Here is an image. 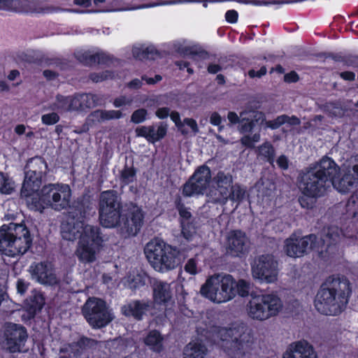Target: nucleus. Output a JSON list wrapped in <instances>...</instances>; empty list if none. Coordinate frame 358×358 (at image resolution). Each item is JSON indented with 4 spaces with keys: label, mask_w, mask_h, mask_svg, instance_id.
Masks as SVG:
<instances>
[{
    "label": "nucleus",
    "mask_w": 358,
    "mask_h": 358,
    "mask_svg": "<svg viewBox=\"0 0 358 358\" xmlns=\"http://www.w3.org/2000/svg\"><path fill=\"white\" fill-rule=\"evenodd\" d=\"M297 182L301 193L299 202L306 209L313 208L317 199L324 196L331 186L341 193H348L358 185V155L342 171L331 157L324 155L301 170Z\"/></svg>",
    "instance_id": "nucleus-1"
},
{
    "label": "nucleus",
    "mask_w": 358,
    "mask_h": 358,
    "mask_svg": "<svg viewBox=\"0 0 358 358\" xmlns=\"http://www.w3.org/2000/svg\"><path fill=\"white\" fill-rule=\"evenodd\" d=\"M347 236L343 230L336 226H330L324 229L320 241L314 234L301 238L289 237L285 241V252L290 257H301L307 253L308 250L318 252L321 258L329 259L338 250V244L341 236ZM353 234L348 237L352 238Z\"/></svg>",
    "instance_id": "nucleus-2"
},
{
    "label": "nucleus",
    "mask_w": 358,
    "mask_h": 358,
    "mask_svg": "<svg viewBox=\"0 0 358 358\" xmlns=\"http://www.w3.org/2000/svg\"><path fill=\"white\" fill-rule=\"evenodd\" d=\"M351 294V283L348 278L332 275L320 285L314 306L322 315L336 316L345 310Z\"/></svg>",
    "instance_id": "nucleus-3"
},
{
    "label": "nucleus",
    "mask_w": 358,
    "mask_h": 358,
    "mask_svg": "<svg viewBox=\"0 0 358 358\" xmlns=\"http://www.w3.org/2000/svg\"><path fill=\"white\" fill-rule=\"evenodd\" d=\"M98 210L99 222L103 227L120 226L123 205L117 191L109 189L101 192Z\"/></svg>",
    "instance_id": "nucleus-4"
},
{
    "label": "nucleus",
    "mask_w": 358,
    "mask_h": 358,
    "mask_svg": "<svg viewBox=\"0 0 358 358\" xmlns=\"http://www.w3.org/2000/svg\"><path fill=\"white\" fill-rule=\"evenodd\" d=\"M227 340V352L232 358H240L250 353L255 347V338L252 330L244 324H238L225 329Z\"/></svg>",
    "instance_id": "nucleus-5"
},
{
    "label": "nucleus",
    "mask_w": 358,
    "mask_h": 358,
    "mask_svg": "<svg viewBox=\"0 0 358 358\" xmlns=\"http://www.w3.org/2000/svg\"><path fill=\"white\" fill-rule=\"evenodd\" d=\"M103 236L98 226L86 224L80 236L76 255L79 261L91 263L95 261L96 255L103 245Z\"/></svg>",
    "instance_id": "nucleus-6"
},
{
    "label": "nucleus",
    "mask_w": 358,
    "mask_h": 358,
    "mask_svg": "<svg viewBox=\"0 0 358 358\" xmlns=\"http://www.w3.org/2000/svg\"><path fill=\"white\" fill-rule=\"evenodd\" d=\"M234 284V278L229 274L211 276L201 286L200 293L213 302H227L235 297Z\"/></svg>",
    "instance_id": "nucleus-7"
},
{
    "label": "nucleus",
    "mask_w": 358,
    "mask_h": 358,
    "mask_svg": "<svg viewBox=\"0 0 358 358\" xmlns=\"http://www.w3.org/2000/svg\"><path fill=\"white\" fill-rule=\"evenodd\" d=\"M178 250L176 247L164 242H150L146 245L145 254L156 270L173 269L177 265Z\"/></svg>",
    "instance_id": "nucleus-8"
},
{
    "label": "nucleus",
    "mask_w": 358,
    "mask_h": 358,
    "mask_svg": "<svg viewBox=\"0 0 358 358\" xmlns=\"http://www.w3.org/2000/svg\"><path fill=\"white\" fill-rule=\"evenodd\" d=\"M282 306L275 294H265L252 297L247 305L248 315L257 320H264L276 315Z\"/></svg>",
    "instance_id": "nucleus-9"
},
{
    "label": "nucleus",
    "mask_w": 358,
    "mask_h": 358,
    "mask_svg": "<svg viewBox=\"0 0 358 358\" xmlns=\"http://www.w3.org/2000/svg\"><path fill=\"white\" fill-rule=\"evenodd\" d=\"M212 173L206 164L199 166L182 185L181 192L185 197L199 196L207 193L212 183Z\"/></svg>",
    "instance_id": "nucleus-10"
},
{
    "label": "nucleus",
    "mask_w": 358,
    "mask_h": 358,
    "mask_svg": "<svg viewBox=\"0 0 358 358\" xmlns=\"http://www.w3.org/2000/svg\"><path fill=\"white\" fill-rule=\"evenodd\" d=\"M83 315L93 329H101L107 326L112 320L106 303L99 298H90L82 309Z\"/></svg>",
    "instance_id": "nucleus-11"
},
{
    "label": "nucleus",
    "mask_w": 358,
    "mask_h": 358,
    "mask_svg": "<svg viewBox=\"0 0 358 358\" xmlns=\"http://www.w3.org/2000/svg\"><path fill=\"white\" fill-rule=\"evenodd\" d=\"M44 193L46 206L60 211L70 207L71 189L67 184L55 183L45 185L41 189Z\"/></svg>",
    "instance_id": "nucleus-12"
},
{
    "label": "nucleus",
    "mask_w": 358,
    "mask_h": 358,
    "mask_svg": "<svg viewBox=\"0 0 358 358\" xmlns=\"http://www.w3.org/2000/svg\"><path fill=\"white\" fill-rule=\"evenodd\" d=\"M234 183V178L230 173L224 171L218 172L213 177L212 183L206 193L208 201L213 204H220L229 194V191Z\"/></svg>",
    "instance_id": "nucleus-13"
},
{
    "label": "nucleus",
    "mask_w": 358,
    "mask_h": 358,
    "mask_svg": "<svg viewBox=\"0 0 358 358\" xmlns=\"http://www.w3.org/2000/svg\"><path fill=\"white\" fill-rule=\"evenodd\" d=\"M224 247L227 255L241 258L248 254L250 240L241 229H232L227 235Z\"/></svg>",
    "instance_id": "nucleus-14"
},
{
    "label": "nucleus",
    "mask_w": 358,
    "mask_h": 358,
    "mask_svg": "<svg viewBox=\"0 0 358 358\" xmlns=\"http://www.w3.org/2000/svg\"><path fill=\"white\" fill-rule=\"evenodd\" d=\"M278 263L273 255H262L255 261L252 267V275L255 278L268 283L277 280Z\"/></svg>",
    "instance_id": "nucleus-15"
},
{
    "label": "nucleus",
    "mask_w": 358,
    "mask_h": 358,
    "mask_svg": "<svg viewBox=\"0 0 358 358\" xmlns=\"http://www.w3.org/2000/svg\"><path fill=\"white\" fill-rule=\"evenodd\" d=\"M14 239V250H10V256L22 255L32 245L33 236L24 222L10 223L8 226Z\"/></svg>",
    "instance_id": "nucleus-16"
},
{
    "label": "nucleus",
    "mask_w": 358,
    "mask_h": 358,
    "mask_svg": "<svg viewBox=\"0 0 358 358\" xmlns=\"http://www.w3.org/2000/svg\"><path fill=\"white\" fill-rule=\"evenodd\" d=\"M173 203L179 215L178 222L181 228V235L185 240L190 241L196 234L194 219L190 208L185 206L179 194L175 196Z\"/></svg>",
    "instance_id": "nucleus-17"
},
{
    "label": "nucleus",
    "mask_w": 358,
    "mask_h": 358,
    "mask_svg": "<svg viewBox=\"0 0 358 358\" xmlns=\"http://www.w3.org/2000/svg\"><path fill=\"white\" fill-rule=\"evenodd\" d=\"M4 336L7 348L11 353L20 352L28 338L27 329L22 324L8 323L5 327Z\"/></svg>",
    "instance_id": "nucleus-18"
},
{
    "label": "nucleus",
    "mask_w": 358,
    "mask_h": 358,
    "mask_svg": "<svg viewBox=\"0 0 358 358\" xmlns=\"http://www.w3.org/2000/svg\"><path fill=\"white\" fill-rule=\"evenodd\" d=\"M29 170L25 172L23 182L34 184L35 187H41L43 179L46 176L48 166L45 160L41 157H35L27 162Z\"/></svg>",
    "instance_id": "nucleus-19"
},
{
    "label": "nucleus",
    "mask_w": 358,
    "mask_h": 358,
    "mask_svg": "<svg viewBox=\"0 0 358 358\" xmlns=\"http://www.w3.org/2000/svg\"><path fill=\"white\" fill-rule=\"evenodd\" d=\"M34 184L23 182L20 196L25 199L28 208L31 210L43 212L47 208L44 193L39 192L41 187H35Z\"/></svg>",
    "instance_id": "nucleus-20"
},
{
    "label": "nucleus",
    "mask_w": 358,
    "mask_h": 358,
    "mask_svg": "<svg viewBox=\"0 0 358 358\" xmlns=\"http://www.w3.org/2000/svg\"><path fill=\"white\" fill-rule=\"evenodd\" d=\"M154 308L152 301L150 299L131 300L121 308L122 313L128 317L141 321Z\"/></svg>",
    "instance_id": "nucleus-21"
},
{
    "label": "nucleus",
    "mask_w": 358,
    "mask_h": 358,
    "mask_svg": "<svg viewBox=\"0 0 358 358\" xmlns=\"http://www.w3.org/2000/svg\"><path fill=\"white\" fill-rule=\"evenodd\" d=\"M282 358H318L313 346L306 340L291 343L283 353Z\"/></svg>",
    "instance_id": "nucleus-22"
},
{
    "label": "nucleus",
    "mask_w": 358,
    "mask_h": 358,
    "mask_svg": "<svg viewBox=\"0 0 358 358\" xmlns=\"http://www.w3.org/2000/svg\"><path fill=\"white\" fill-rule=\"evenodd\" d=\"M168 130V125L160 122L157 126V131L154 125L140 126L136 128L135 133L136 136L145 138L149 143H155L163 139Z\"/></svg>",
    "instance_id": "nucleus-23"
},
{
    "label": "nucleus",
    "mask_w": 358,
    "mask_h": 358,
    "mask_svg": "<svg viewBox=\"0 0 358 358\" xmlns=\"http://www.w3.org/2000/svg\"><path fill=\"white\" fill-rule=\"evenodd\" d=\"M76 58L85 66H92L96 64L109 65L113 61V57L110 55L104 52L92 54L88 51L77 52Z\"/></svg>",
    "instance_id": "nucleus-24"
},
{
    "label": "nucleus",
    "mask_w": 358,
    "mask_h": 358,
    "mask_svg": "<svg viewBox=\"0 0 358 358\" xmlns=\"http://www.w3.org/2000/svg\"><path fill=\"white\" fill-rule=\"evenodd\" d=\"M153 303L166 306L172 299L171 285L162 280H155L152 285Z\"/></svg>",
    "instance_id": "nucleus-25"
},
{
    "label": "nucleus",
    "mask_w": 358,
    "mask_h": 358,
    "mask_svg": "<svg viewBox=\"0 0 358 358\" xmlns=\"http://www.w3.org/2000/svg\"><path fill=\"white\" fill-rule=\"evenodd\" d=\"M31 275L34 278L42 285H55L57 283V279L55 273L49 269L48 265L44 262L35 264L33 267Z\"/></svg>",
    "instance_id": "nucleus-26"
},
{
    "label": "nucleus",
    "mask_w": 358,
    "mask_h": 358,
    "mask_svg": "<svg viewBox=\"0 0 358 358\" xmlns=\"http://www.w3.org/2000/svg\"><path fill=\"white\" fill-rule=\"evenodd\" d=\"M144 213L141 208H137L130 212L129 217L124 222V227L129 236H136L143 224Z\"/></svg>",
    "instance_id": "nucleus-27"
},
{
    "label": "nucleus",
    "mask_w": 358,
    "mask_h": 358,
    "mask_svg": "<svg viewBox=\"0 0 358 358\" xmlns=\"http://www.w3.org/2000/svg\"><path fill=\"white\" fill-rule=\"evenodd\" d=\"M72 213L78 219H85L90 215L93 210V202L90 196L83 194L79 196L72 206ZM94 213V211H93Z\"/></svg>",
    "instance_id": "nucleus-28"
},
{
    "label": "nucleus",
    "mask_w": 358,
    "mask_h": 358,
    "mask_svg": "<svg viewBox=\"0 0 358 358\" xmlns=\"http://www.w3.org/2000/svg\"><path fill=\"white\" fill-rule=\"evenodd\" d=\"M98 343V341L83 335L76 341L72 342L69 345V348L74 357L80 358L84 350L96 347Z\"/></svg>",
    "instance_id": "nucleus-29"
},
{
    "label": "nucleus",
    "mask_w": 358,
    "mask_h": 358,
    "mask_svg": "<svg viewBox=\"0 0 358 358\" xmlns=\"http://www.w3.org/2000/svg\"><path fill=\"white\" fill-rule=\"evenodd\" d=\"M169 116L182 135L186 136L189 133L188 130L185 128V124L190 127L194 134L199 132V127L195 120L185 117L182 122L180 113L176 110L170 112Z\"/></svg>",
    "instance_id": "nucleus-30"
},
{
    "label": "nucleus",
    "mask_w": 358,
    "mask_h": 358,
    "mask_svg": "<svg viewBox=\"0 0 358 358\" xmlns=\"http://www.w3.org/2000/svg\"><path fill=\"white\" fill-rule=\"evenodd\" d=\"M163 338L157 330L150 331L144 338V343L154 352H160L163 349Z\"/></svg>",
    "instance_id": "nucleus-31"
},
{
    "label": "nucleus",
    "mask_w": 358,
    "mask_h": 358,
    "mask_svg": "<svg viewBox=\"0 0 358 358\" xmlns=\"http://www.w3.org/2000/svg\"><path fill=\"white\" fill-rule=\"evenodd\" d=\"M206 348L200 343H188L183 351V358H203Z\"/></svg>",
    "instance_id": "nucleus-32"
},
{
    "label": "nucleus",
    "mask_w": 358,
    "mask_h": 358,
    "mask_svg": "<svg viewBox=\"0 0 358 358\" xmlns=\"http://www.w3.org/2000/svg\"><path fill=\"white\" fill-rule=\"evenodd\" d=\"M177 52L182 56H190L192 57H197L199 59H206L208 57V52L202 48L192 45L183 46L180 45L176 49Z\"/></svg>",
    "instance_id": "nucleus-33"
},
{
    "label": "nucleus",
    "mask_w": 358,
    "mask_h": 358,
    "mask_svg": "<svg viewBox=\"0 0 358 358\" xmlns=\"http://www.w3.org/2000/svg\"><path fill=\"white\" fill-rule=\"evenodd\" d=\"M8 249L14 250V239L11 231L8 229V226L3 224L0 228V251H4Z\"/></svg>",
    "instance_id": "nucleus-34"
},
{
    "label": "nucleus",
    "mask_w": 358,
    "mask_h": 358,
    "mask_svg": "<svg viewBox=\"0 0 358 358\" xmlns=\"http://www.w3.org/2000/svg\"><path fill=\"white\" fill-rule=\"evenodd\" d=\"M91 116L99 122L110 120H118L122 117L123 114L120 110H96L91 113Z\"/></svg>",
    "instance_id": "nucleus-35"
},
{
    "label": "nucleus",
    "mask_w": 358,
    "mask_h": 358,
    "mask_svg": "<svg viewBox=\"0 0 358 358\" xmlns=\"http://www.w3.org/2000/svg\"><path fill=\"white\" fill-rule=\"evenodd\" d=\"M245 193V190L241 187L240 184L233 183L231 188L229 191V195H227V198L224 199V201H222L220 205H225L229 201L239 203L244 199Z\"/></svg>",
    "instance_id": "nucleus-36"
},
{
    "label": "nucleus",
    "mask_w": 358,
    "mask_h": 358,
    "mask_svg": "<svg viewBox=\"0 0 358 358\" xmlns=\"http://www.w3.org/2000/svg\"><path fill=\"white\" fill-rule=\"evenodd\" d=\"M137 169L132 164L128 166L125 164L120 172V182L122 186H127L133 183L136 180Z\"/></svg>",
    "instance_id": "nucleus-37"
},
{
    "label": "nucleus",
    "mask_w": 358,
    "mask_h": 358,
    "mask_svg": "<svg viewBox=\"0 0 358 358\" xmlns=\"http://www.w3.org/2000/svg\"><path fill=\"white\" fill-rule=\"evenodd\" d=\"M261 118L262 119V121L265 120L264 114L262 112H257V114L254 116L253 119H250L248 117L242 118L241 120V131L243 133L251 132Z\"/></svg>",
    "instance_id": "nucleus-38"
},
{
    "label": "nucleus",
    "mask_w": 358,
    "mask_h": 358,
    "mask_svg": "<svg viewBox=\"0 0 358 358\" xmlns=\"http://www.w3.org/2000/svg\"><path fill=\"white\" fill-rule=\"evenodd\" d=\"M258 151L260 155L264 157L266 162L272 164L275 158V149L270 142H265L258 147Z\"/></svg>",
    "instance_id": "nucleus-39"
},
{
    "label": "nucleus",
    "mask_w": 358,
    "mask_h": 358,
    "mask_svg": "<svg viewBox=\"0 0 358 358\" xmlns=\"http://www.w3.org/2000/svg\"><path fill=\"white\" fill-rule=\"evenodd\" d=\"M0 10L21 13L24 11L20 0H0Z\"/></svg>",
    "instance_id": "nucleus-40"
},
{
    "label": "nucleus",
    "mask_w": 358,
    "mask_h": 358,
    "mask_svg": "<svg viewBox=\"0 0 358 358\" xmlns=\"http://www.w3.org/2000/svg\"><path fill=\"white\" fill-rule=\"evenodd\" d=\"M71 96H66L61 94L56 96V101L52 104V109H57L64 111H70Z\"/></svg>",
    "instance_id": "nucleus-41"
},
{
    "label": "nucleus",
    "mask_w": 358,
    "mask_h": 358,
    "mask_svg": "<svg viewBox=\"0 0 358 358\" xmlns=\"http://www.w3.org/2000/svg\"><path fill=\"white\" fill-rule=\"evenodd\" d=\"M83 110L86 108H91L96 106V95L92 93L79 94Z\"/></svg>",
    "instance_id": "nucleus-42"
},
{
    "label": "nucleus",
    "mask_w": 358,
    "mask_h": 358,
    "mask_svg": "<svg viewBox=\"0 0 358 358\" xmlns=\"http://www.w3.org/2000/svg\"><path fill=\"white\" fill-rule=\"evenodd\" d=\"M45 299L40 293H35L30 296L29 310L36 313L41 310L44 305Z\"/></svg>",
    "instance_id": "nucleus-43"
},
{
    "label": "nucleus",
    "mask_w": 358,
    "mask_h": 358,
    "mask_svg": "<svg viewBox=\"0 0 358 358\" xmlns=\"http://www.w3.org/2000/svg\"><path fill=\"white\" fill-rule=\"evenodd\" d=\"M114 73L112 71L106 70L101 72H92L89 75V79L93 83H101L109 78H113Z\"/></svg>",
    "instance_id": "nucleus-44"
},
{
    "label": "nucleus",
    "mask_w": 358,
    "mask_h": 358,
    "mask_svg": "<svg viewBox=\"0 0 358 358\" xmlns=\"http://www.w3.org/2000/svg\"><path fill=\"white\" fill-rule=\"evenodd\" d=\"M234 289L235 296L238 294L241 296H247L249 294L250 285L245 280H239L236 282L234 280Z\"/></svg>",
    "instance_id": "nucleus-45"
},
{
    "label": "nucleus",
    "mask_w": 358,
    "mask_h": 358,
    "mask_svg": "<svg viewBox=\"0 0 358 358\" xmlns=\"http://www.w3.org/2000/svg\"><path fill=\"white\" fill-rule=\"evenodd\" d=\"M13 191L11 180L8 176L0 171V192L9 194Z\"/></svg>",
    "instance_id": "nucleus-46"
},
{
    "label": "nucleus",
    "mask_w": 358,
    "mask_h": 358,
    "mask_svg": "<svg viewBox=\"0 0 358 358\" xmlns=\"http://www.w3.org/2000/svg\"><path fill=\"white\" fill-rule=\"evenodd\" d=\"M145 280L146 278L144 275L137 273L136 275H133V277L129 280V287L132 290L138 289L145 285Z\"/></svg>",
    "instance_id": "nucleus-47"
},
{
    "label": "nucleus",
    "mask_w": 358,
    "mask_h": 358,
    "mask_svg": "<svg viewBox=\"0 0 358 358\" xmlns=\"http://www.w3.org/2000/svg\"><path fill=\"white\" fill-rule=\"evenodd\" d=\"M148 116V110L145 108H139L133 112L131 116V122L134 124L143 122Z\"/></svg>",
    "instance_id": "nucleus-48"
},
{
    "label": "nucleus",
    "mask_w": 358,
    "mask_h": 358,
    "mask_svg": "<svg viewBox=\"0 0 358 358\" xmlns=\"http://www.w3.org/2000/svg\"><path fill=\"white\" fill-rule=\"evenodd\" d=\"M60 120L59 115L55 112L44 114L41 116V122L45 125H53Z\"/></svg>",
    "instance_id": "nucleus-49"
},
{
    "label": "nucleus",
    "mask_w": 358,
    "mask_h": 358,
    "mask_svg": "<svg viewBox=\"0 0 358 358\" xmlns=\"http://www.w3.org/2000/svg\"><path fill=\"white\" fill-rule=\"evenodd\" d=\"M186 273L194 275L198 273L197 261L195 258L189 259L184 266Z\"/></svg>",
    "instance_id": "nucleus-50"
},
{
    "label": "nucleus",
    "mask_w": 358,
    "mask_h": 358,
    "mask_svg": "<svg viewBox=\"0 0 358 358\" xmlns=\"http://www.w3.org/2000/svg\"><path fill=\"white\" fill-rule=\"evenodd\" d=\"M149 46H141L139 48H134L132 50L133 55L135 58L139 60L148 59Z\"/></svg>",
    "instance_id": "nucleus-51"
},
{
    "label": "nucleus",
    "mask_w": 358,
    "mask_h": 358,
    "mask_svg": "<svg viewBox=\"0 0 358 358\" xmlns=\"http://www.w3.org/2000/svg\"><path fill=\"white\" fill-rule=\"evenodd\" d=\"M133 102L131 97H127L124 95L120 96L114 99L113 104L115 108H120L123 106H130Z\"/></svg>",
    "instance_id": "nucleus-52"
},
{
    "label": "nucleus",
    "mask_w": 358,
    "mask_h": 358,
    "mask_svg": "<svg viewBox=\"0 0 358 358\" xmlns=\"http://www.w3.org/2000/svg\"><path fill=\"white\" fill-rule=\"evenodd\" d=\"M284 124L283 117L281 115H278L276 118L272 120H266V127L269 128L272 130H275L280 127Z\"/></svg>",
    "instance_id": "nucleus-53"
},
{
    "label": "nucleus",
    "mask_w": 358,
    "mask_h": 358,
    "mask_svg": "<svg viewBox=\"0 0 358 358\" xmlns=\"http://www.w3.org/2000/svg\"><path fill=\"white\" fill-rule=\"evenodd\" d=\"M83 110L79 94L71 96L70 111Z\"/></svg>",
    "instance_id": "nucleus-54"
},
{
    "label": "nucleus",
    "mask_w": 358,
    "mask_h": 358,
    "mask_svg": "<svg viewBox=\"0 0 358 358\" xmlns=\"http://www.w3.org/2000/svg\"><path fill=\"white\" fill-rule=\"evenodd\" d=\"M324 55L326 59L331 58L335 62H342L344 66L346 65L348 55H343L341 53L334 52L324 53Z\"/></svg>",
    "instance_id": "nucleus-55"
},
{
    "label": "nucleus",
    "mask_w": 358,
    "mask_h": 358,
    "mask_svg": "<svg viewBox=\"0 0 358 358\" xmlns=\"http://www.w3.org/2000/svg\"><path fill=\"white\" fill-rule=\"evenodd\" d=\"M30 283L27 282L25 280L22 278H19L16 282V289L17 292L20 295H24L29 286Z\"/></svg>",
    "instance_id": "nucleus-56"
},
{
    "label": "nucleus",
    "mask_w": 358,
    "mask_h": 358,
    "mask_svg": "<svg viewBox=\"0 0 358 358\" xmlns=\"http://www.w3.org/2000/svg\"><path fill=\"white\" fill-rule=\"evenodd\" d=\"M282 117H283L284 124H288L291 126H296L301 124L300 119L295 115L289 116L286 114H283Z\"/></svg>",
    "instance_id": "nucleus-57"
},
{
    "label": "nucleus",
    "mask_w": 358,
    "mask_h": 358,
    "mask_svg": "<svg viewBox=\"0 0 358 358\" xmlns=\"http://www.w3.org/2000/svg\"><path fill=\"white\" fill-rule=\"evenodd\" d=\"M238 13L236 10H229L225 13V20L230 24H234L238 21Z\"/></svg>",
    "instance_id": "nucleus-58"
},
{
    "label": "nucleus",
    "mask_w": 358,
    "mask_h": 358,
    "mask_svg": "<svg viewBox=\"0 0 358 358\" xmlns=\"http://www.w3.org/2000/svg\"><path fill=\"white\" fill-rule=\"evenodd\" d=\"M299 80V76L295 71L285 74L284 81L287 83H295Z\"/></svg>",
    "instance_id": "nucleus-59"
},
{
    "label": "nucleus",
    "mask_w": 358,
    "mask_h": 358,
    "mask_svg": "<svg viewBox=\"0 0 358 358\" xmlns=\"http://www.w3.org/2000/svg\"><path fill=\"white\" fill-rule=\"evenodd\" d=\"M267 72L266 67L265 66H262L259 70L256 71L255 69H250L248 71V76L252 78H261L264 76Z\"/></svg>",
    "instance_id": "nucleus-60"
},
{
    "label": "nucleus",
    "mask_w": 358,
    "mask_h": 358,
    "mask_svg": "<svg viewBox=\"0 0 358 358\" xmlns=\"http://www.w3.org/2000/svg\"><path fill=\"white\" fill-rule=\"evenodd\" d=\"M345 66L358 69V55H348Z\"/></svg>",
    "instance_id": "nucleus-61"
},
{
    "label": "nucleus",
    "mask_w": 358,
    "mask_h": 358,
    "mask_svg": "<svg viewBox=\"0 0 358 358\" xmlns=\"http://www.w3.org/2000/svg\"><path fill=\"white\" fill-rule=\"evenodd\" d=\"M170 108L168 107H162L157 109L155 115L160 120L167 118L170 114Z\"/></svg>",
    "instance_id": "nucleus-62"
},
{
    "label": "nucleus",
    "mask_w": 358,
    "mask_h": 358,
    "mask_svg": "<svg viewBox=\"0 0 358 358\" xmlns=\"http://www.w3.org/2000/svg\"><path fill=\"white\" fill-rule=\"evenodd\" d=\"M277 164L282 170H287L289 168L288 158L285 155H281L277 159Z\"/></svg>",
    "instance_id": "nucleus-63"
},
{
    "label": "nucleus",
    "mask_w": 358,
    "mask_h": 358,
    "mask_svg": "<svg viewBox=\"0 0 358 358\" xmlns=\"http://www.w3.org/2000/svg\"><path fill=\"white\" fill-rule=\"evenodd\" d=\"M241 143L247 148L253 149L255 148V144L251 138V136L245 135L243 136L241 138Z\"/></svg>",
    "instance_id": "nucleus-64"
}]
</instances>
